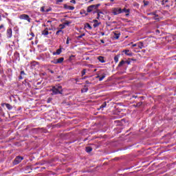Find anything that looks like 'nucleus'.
<instances>
[{
    "instance_id": "obj_58",
    "label": "nucleus",
    "mask_w": 176,
    "mask_h": 176,
    "mask_svg": "<svg viewBox=\"0 0 176 176\" xmlns=\"http://www.w3.org/2000/svg\"><path fill=\"white\" fill-rule=\"evenodd\" d=\"M72 3H76V0H71L70 1Z\"/></svg>"
},
{
    "instance_id": "obj_10",
    "label": "nucleus",
    "mask_w": 176,
    "mask_h": 176,
    "mask_svg": "<svg viewBox=\"0 0 176 176\" xmlns=\"http://www.w3.org/2000/svg\"><path fill=\"white\" fill-rule=\"evenodd\" d=\"M91 6H94L93 7V10H94V14L97 13V10H98V8H100V6H101V4L98 3V4H95V5H91Z\"/></svg>"
},
{
    "instance_id": "obj_34",
    "label": "nucleus",
    "mask_w": 176,
    "mask_h": 176,
    "mask_svg": "<svg viewBox=\"0 0 176 176\" xmlns=\"http://www.w3.org/2000/svg\"><path fill=\"white\" fill-rule=\"evenodd\" d=\"M60 33H62V34H64V32L60 29L59 30H58V31L56 32V35H59Z\"/></svg>"
},
{
    "instance_id": "obj_26",
    "label": "nucleus",
    "mask_w": 176,
    "mask_h": 176,
    "mask_svg": "<svg viewBox=\"0 0 176 176\" xmlns=\"http://www.w3.org/2000/svg\"><path fill=\"white\" fill-rule=\"evenodd\" d=\"M80 14H85V16H87L89 14L87 12H86V10H81L80 12Z\"/></svg>"
},
{
    "instance_id": "obj_4",
    "label": "nucleus",
    "mask_w": 176,
    "mask_h": 176,
    "mask_svg": "<svg viewBox=\"0 0 176 176\" xmlns=\"http://www.w3.org/2000/svg\"><path fill=\"white\" fill-rule=\"evenodd\" d=\"M24 157L21 156H17L16 158L14 160L13 164H19V163H21L22 160H23Z\"/></svg>"
},
{
    "instance_id": "obj_59",
    "label": "nucleus",
    "mask_w": 176,
    "mask_h": 176,
    "mask_svg": "<svg viewBox=\"0 0 176 176\" xmlns=\"http://www.w3.org/2000/svg\"><path fill=\"white\" fill-rule=\"evenodd\" d=\"M124 64H128V65H129V64H130V61H129V60H124Z\"/></svg>"
},
{
    "instance_id": "obj_52",
    "label": "nucleus",
    "mask_w": 176,
    "mask_h": 176,
    "mask_svg": "<svg viewBox=\"0 0 176 176\" xmlns=\"http://www.w3.org/2000/svg\"><path fill=\"white\" fill-rule=\"evenodd\" d=\"M75 9V7L74 6H69V10H74Z\"/></svg>"
},
{
    "instance_id": "obj_47",
    "label": "nucleus",
    "mask_w": 176,
    "mask_h": 176,
    "mask_svg": "<svg viewBox=\"0 0 176 176\" xmlns=\"http://www.w3.org/2000/svg\"><path fill=\"white\" fill-rule=\"evenodd\" d=\"M59 27H61L60 30H63L64 28H65V25L60 24Z\"/></svg>"
},
{
    "instance_id": "obj_11",
    "label": "nucleus",
    "mask_w": 176,
    "mask_h": 176,
    "mask_svg": "<svg viewBox=\"0 0 176 176\" xmlns=\"http://www.w3.org/2000/svg\"><path fill=\"white\" fill-rule=\"evenodd\" d=\"M91 6H94L93 7V10H94V14L97 13V10H98V8H100V6H101V4L98 3V4H95V5H91Z\"/></svg>"
},
{
    "instance_id": "obj_37",
    "label": "nucleus",
    "mask_w": 176,
    "mask_h": 176,
    "mask_svg": "<svg viewBox=\"0 0 176 176\" xmlns=\"http://www.w3.org/2000/svg\"><path fill=\"white\" fill-rule=\"evenodd\" d=\"M74 57H75V55H71L69 57V61H72L74 60Z\"/></svg>"
},
{
    "instance_id": "obj_5",
    "label": "nucleus",
    "mask_w": 176,
    "mask_h": 176,
    "mask_svg": "<svg viewBox=\"0 0 176 176\" xmlns=\"http://www.w3.org/2000/svg\"><path fill=\"white\" fill-rule=\"evenodd\" d=\"M12 58L14 60V63H16V61H20V54L17 52H14Z\"/></svg>"
},
{
    "instance_id": "obj_14",
    "label": "nucleus",
    "mask_w": 176,
    "mask_h": 176,
    "mask_svg": "<svg viewBox=\"0 0 176 176\" xmlns=\"http://www.w3.org/2000/svg\"><path fill=\"white\" fill-rule=\"evenodd\" d=\"M6 36H7L8 38H11L12 37V28H8L7 30Z\"/></svg>"
},
{
    "instance_id": "obj_33",
    "label": "nucleus",
    "mask_w": 176,
    "mask_h": 176,
    "mask_svg": "<svg viewBox=\"0 0 176 176\" xmlns=\"http://www.w3.org/2000/svg\"><path fill=\"white\" fill-rule=\"evenodd\" d=\"M142 105V102H138L135 107H137L138 108H140V107H141Z\"/></svg>"
},
{
    "instance_id": "obj_44",
    "label": "nucleus",
    "mask_w": 176,
    "mask_h": 176,
    "mask_svg": "<svg viewBox=\"0 0 176 176\" xmlns=\"http://www.w3.org/2000/svg\"><path fill=\"white\" fill-rule=\"evenodd\" d=\"M51 63H52L53 64H58L57 59H54V60H52Z\"/></svg>"
},
{
    "instance_id": "obj_3",
    "label": "nucleus",
    "mask_w": 176,
    "mask_h": 176,
    "mask_svg": "<svg viewBox=\"0 0 176 176\" xmlns=\"http://www.w3.org/2000/svg\"><path fill=\"white\" fill-rule=\"evenodd\" d=\"M19 19L21 20H26L27 21H28V23H31V18H30V16H28V14H21L19 16Z\"/></svg>"
},
{
    "instance_id": "obj_40",
    "label": "nucleus",
    "mask_w": 176,
    "mask_h": 176,
    "mask_svg": "<svg viewBox=\"0 0 176 176\" xmlns=\"http://www.w3.org/2000/svg\"><path fill=\"white\" fill-rule=\"evenodd\" d=\"M41 12H43V13H45L46 10H45V6H43L41 8Z\"/></svg>"
},
{
    "instance_id": "obj_31",
    "label": "nucleus",
    "mask_w": 176,
    "mask_h": 176,
    "mask_svg": "<svg viewBox=\"0 0 176 176\" xmlns=\"http://www.w3.org/2000/svg\"><path fill=\"white\" fill-rule=\"evenodd\" d=\"M45 60H50V54H47V53H45Z\"/></svg>"
},
{
    "instance_id": "obj_50",
    "label": "nucleus",
    "mask_w": 176,
    "mask_h": 176,
    "mask_svg": "<svg viewBox=\"0 0 176 176\" xmlns=\"http://www.w3.org/2000/svg\"><path fill=\"white\" fill-rule=\"evenodd\" d=\"M69 41H71V38H69V37H67V41H66L67 45H69Z\"/></svg>"
},
{
    "instance_id": "obj_23",
    "label": "nucleus",
    "mask_w": 176,
    "mask_h": 176,
    "mask_svg": "<svg viewBox=\"0 0 176 176\" xmlns=\"http://www.w3.org/2000/svg\"><path fill=\"white\" fill-rule=\"evenodd\" d=\"M105 76H107V74L105 73H103L99 78V81L101 82L102 80H104L105 78Z\"/></svg>"
},
{
    "instance_id": "obj_46",
    "label": "nucleus",
    "mask_w": 176,
    "mask_h": 176,
    "mask_svg": "<svg viewBox=\"0 0 176 176\" xmlns=\"http://www.w3.org/2000/svg\"><path fill=\"white\" fill-rule=\"evenodd\" d=\"M20 75H21V76H25V72L23 70H22V71H21V72H20Z\"/></svg>"
},
{
    "instance_id": "obj_12",
    "label": "nucleus",
    "mask_w": 176,
    "mask_h": 176,
    "mask_svg": "<svg viewBox=\"0 0 176 176\" xmlns=\"http://www.w3.org/2000/svg\"><path fill=\"white\" fill-rule=\"evenodd\" d=\"M23 86H25V87L27 88H31V83H30V82L27 80H25L23 82Z\"/></svg>"
},
{
    "instance_id": "obj_2",
    "label": "nucleus",
    "mask_w": 176,
    "mask_h": 176,
    "mask_svg": "<svg viewBox=\"0 0 176 176\" xmlns=\"http://www.w3.org/2000/svg\"><path fill=\"white\" fill-rule=\"evenodd\" d=\"M30 134H39V133H42V129L41 128H33L30 130Z\"/></svg>"
},
{
    "instance_id": "obj_20",
    "label": "nucleus",
    "mask_w": 176,
    "mask_h": 176,
    "mask_svg": "<svg viewBox=\"0 0 176 176\" xmlns=\"http://www.w3.org/2000/svg\"><path fill=\"white\" fill-rule=\"evenodd\" d=\"M85 151L87 153H90V152H91V151H93V148L91 146H87L85 148Z\"/></svg>"
},
{
    "instance_id": "obj_9",
    "label": "nucleus",
    "mask_w": 176,
    "mask_h": 176,
    "mask_svg": "<svg viewBox=\"0 0 176 176\" xmlns=\"http://www.w3.org/2000/svg\"><path fill=\"white\" fill-rule=\"evenodd\" d=\"M92 23H94V24L93 25L94 28H97V27H98L101 24V22H98V20L97 19H94L92 21Z\"/></svg>"
},
{
    "instance_id": "obj_7",
    "label": "nucleus",
    "mask_w": 176,
    "mask_h": 176,
    "mask_svg": "<svg viewBox=\"0 0 176 176\" xmlns=\"http://www.w3.org/2000/svg\"><path fill=\"white\" fill-rule=\"evenodd\" d=\"M1 107H6L8 111H12V109H13V106L9 103H1Z\"/></svg>"
},
{
    "instance_id": "obj_17",
    "label": "nucleus",
    "mask_w": 176,
    "mask_h": 176,
    "mask_svg": "<svg viewBox=\"0 0 176 176\" xmlns=\"http://www.w3.org/2000/svg\"><path fill=\"white\" fill-rule=\"evenodd\" d=\"M42 35H44L46 36V35H49V29L46 28L43 32H42Z\"/></svg>"
},
{
    "instance_id": "obj_57",
    "label": "nucleus",
    "mask_w": 176,
    "mask_h": 176,
    "mask_svg": "<svg viewBox=\"0 0 176 176\" xmlns=\"http://www.w3.org/2000/svg\"><path fill=\"white\" fill-rule=\"evenodd\" d=\"M48 71H49V72H50V74H54V71H53L50 69H49Z\"/></svg>"
},
{
    "instance_id": "obj_38",
    "label": "nucleus",
    "mask_w": 176,
    "mask_h": 176,
    "mask_svg": "<svg viewBox=\"0 0 176 176\" xmlns=\"http://www.w3.org/2000/svg\"><path fill=\"white\" fill-rule=\"evenodd\" d=\"M144 6H148L149 5V1H144Z\"/></svg>"
},
{
    "instance_id": "obj_49",
    "label": "nucleus",
    "mask_w": 176,
    "mask_h": 176,
    "mask_svg": "<svg viewBox=\"0 0 176 176\" xmlns=\"http://www.w3.org/2000/svg\"><path fill=\"white\" fill-rule=\"evenodd\" d=\"M52 100H53V98H49L47 99V104L52 102Z\"/></svg>"
},
{
    "instance_id": "obj_30",
    "label": "nucleus",
    "mask_w": 176,
    "mask_h": 176,
    "mask_svg": "<svg viewBox=\"0 0 176 176\" xmlns=\"http://www.w3.org/2000/svg\"><path fill=\"white\" fill-rule=\"evenodd\" d=\"M120 37V33H115L114 34V38L116 39H119Z\"/></svg>"
},
{
    "instance_id": "obj_19",
    "label": "nucleus",
    "mask_w": 176,
    "mask_h": 176,
    "mask_svg": "<svg viewBox=\"0 0 176 176\" xmlns=\"http://www.w3.org/2000/svg\"><path fill=\"white\" fill-rule=\"evenodd\" d=\"M105 58L104 56H98V60L100 61V63H105Z\"/></svg>"
},
{
    "instance_id": "obj_21",
    "label": "nucleus",
    "mask_w": 176,
    "mask_h": 176,
    "mask_svg": "<svg viewBox=\"0 0 176 176\" xmlns=\"http://www.w3.org/2000/svg\"><path fill=\"white\" fill-rule=\"evenodd\" d=\"M85 28H88V30H93V28L91 25H90V23H87L85 25Z\"/></svg>"
},
{
    "instance_id": "obj_18",
    "label": "nucleus",
    "mask_w": 176,
    "mask_h": 176,
    "mask_svg": "<svg viewBox=\"0 0 176 176\" xmlns=\"http://www.w3.org/2000/svg\"><path fill=\"white\" fill-rule=\"evenodd\" d=\"M61 52H62V50L61 48H59L56 50V52H53V55L54 56H56V55H59V54H61Z\"/></svg>"
},
{
    "instance_id": "obj_35",
    "label": "nucleus",
    "mask_w": 176,
    "mask_h": 176,
    "mask_svg": "<svg viewBox=\"0 0 176 176\" xmlns=\"http://www.w3.org/2000/svg\"><path fill=\"white\" fill-rule=\"evenodd\" d=\"M168 2V0H162L161 1V5L164 6V4L167 3Z\"/></svg>"
},
{
    "instance_id": "obj_43",
    "label": "nucleus",
    "mask_w": 176,
    "mask_h": 176,
    "mask_svg": "<svg viewBox=\"0 0 176 176\" xmlns=\"http://www.w3.org/2000/svg\"><path fill=\"white\" fill-rule=\"evenodd\" d=\"M49 12H52V8L45 9V13H49Z\"/></svg>"
},
{
    "instance_id": "obj_22",
    "label": "nucleus",
    "mask_w": 176,
    "mask_h": 176,
    "mask_svg": "<svg viewBox=\"0 0 176 176\" xmlns=\"http://www.w3.org/2000/svg\"><path fill=\"white\" fill-rule=\"evenodd\" d=\"M121 12H122V13H130V10L129 9L123 8V9H121Z\"/></svg>"
},
{
    "instance_id": "obj_28",
    "label": "nucleus",
    "mask_w": 176,
    "mask_h": 176,
    "mask_svg": "<svg viewBox=\"0 0 176 176\" xmlns=\"http://www.w3.org/2000/svg\"><path fill=\"white\" fill-rule=\"evenodd\" d=\"M120 57V56L119 55H116L114 56V61L115 63H118L119 62V58Z\"/></svg>"
},
{
    "instance_id": "obj_36",
    "label": "nucleus",
    "mask_w": 176,
    "mask_h": 176,
    "mask_svg": "<svg viewBox=\"0 0 176 176\" xmlns=\"http://www.w3.org/2000/svg\"><path fill=\"white\" fill-rule=\"evenodd\" d=\"M85 75H86V69H84L81 72V76H85Z\"/></svg>"
},
{
    "instance_id": "obj_41",
    "label": "nucleus",
    "mask_w": 176,
    "mask_h": 176,
    "mask_svg": "<svg viewBox=\"0 0 176 176\" xmlns=\"http://www.w3.org/2000/svg\"><path fill=\"white\" fill-rule=\"evenodd\" d=\"M63 7H64V9H67V10H69V6L67 4H64Z\"/></svg>"
},
{
    "instance_id": "obj_6",
    "label": "nucleus",
    "mask_w": 176,
    "mask_h": 176,
    "mask_svg": "<svg viewBox=\"0 0 176 176\" xmlns=\"http://www.w3.org/2000/svg\"><path fill=\"white\" fill-rule=\"evenodd\" d=\"M113 14L114 16L122 14V8H116L113 10Z\"/></svg>"
},
{
    "instance_id": "obj_54",
    "label": "nucleus",
    "mask_w": 176,
    "mask_h": 176,
    "mask_svg": "<svg viewBox=\"0 0 176 176\" xmlns=\"http://www.w3.org/2000/svg\"><path fill=\"white\" fill-rule=\"evenodd\" d=\"M64 24L65 25H69V24H71V22L66 21V22Z\"/></svg>"
},
{
    "instance_id": "obj_13",
    "label": "nucleus",
    "mask_w": 176,
    "mask_h": 176,
    "mask_svg": "<svg viewBox=\"0 0 176 176\" xmlns=\"http://www.w3.org/2000/svg\"><path fill=\"white\" fill-rule=\"evenodd\" d=\"M123 53H124L126 56H129V57H132L133 56V52H130L129 50H124Z\"/></svg>"
},
{
    "instance_id": "obj_62",
    "label": "nucleus",
    "mask_w": 176,
    "mask_h": 176,
    "mask_svg": "<svg viewBox=\"0 0 176 176\" xmlns=\"http://www.w3.org/2000/svg\"><path fill=\"white\" fill-rule=\"evenodd\" d=\"M135 46H138V44H133V45H132V47H135Z\"/></svg>"
},
{
    "instance_id": "obj_16",
    "label": "nucleus",
    "mask_w": 176,
    "mask_h": 176,
    "mask_svg": "<svg viewBox=\"0 0 176 176\" xmlns=\"http://www.w3.org/2000/svg\"><path fill=\"white\" fill-rule=\"evenodd\" d=\"M89 91V87H87V85H84V88L81 89V93H87Z\"/></svg>"
},
{
    "instance_id": "obj_1",
    "label": "nucleus",
    "mask_w": 176,
    "mask_h": 176,
    "mask_svg": "<svg viewBox=\"0 0 176 176\" xmlns=\"http://www.w3.org/2000/svg\"><path fill=\"white\" fill-rule=\"evenodd\" d=\"M50 91H52V96H57V94H63V87L61 85L53 86Z\"/></svg>"
},
{
    "instance_id": "obj_29",
    "label": "nucleus",
    "mask_w": 176,
    "mask_h": 176,
    "mask_svg": "<svg viewBox=\"0 0 176 176\" xmlns=\"http://www.w3.org/2000/svg\"><path fill=\"white\" fill-rule=\"evenodd\" d=\"M57 61H58V64H61L63 61H64V58L63 57L59 58L58 59H57Z\"/></svg>"
},
{
    "instance_id": "obj_45",
    "label": "nucleus",
    "mask_w": 176,
    "mask_h": 176,
    "mask_svg": "<svg viewBox=\"0 0 176 176\" xmlns=\"http://www.w3.org/2000/svg\"><path fill=\"white\" fill-rule=\"evenodd\" d=\"M85 35H86L85 33L82 34L81 35L78 36V39H80V38H83V36H85Z\"/></svg>"
},
{
    "instance_id": "obj_51",
    "label": "nucleus",
    "mask_w": 176,
    "mask_h": 176,
    "mask_svg": "<svg viewBox=\"0 0 176 176\" xmlns=\"http://www.w3.org/2000/svg\"><path fill=\"white\" fill-rule=\"evenodd\" d=\"M155 16L153 17L154 20H158L159 19H157V17H159V15L155 14V15H154Z\"/></svg>"
},
{
    "instance_id": "obj_64",
    "label": "nucleus",
    "mask_w": 176,
    "mask_h": 176,
    "mask_svg": "<svg viewBox=\"0 0 176 176\" xmlns=\"http://www.w3.org/2000/svg\"><path fill=\"white\" fill-rule=\"evenodd\" d=\"M63 0H57L56 2H57V3H58V2H63Z\"/></svg>"
},
{
    "instance_id": "obj_42",
    "label": "nucleus",
    "mask_w": 176,
    "mask_h": 176,
    "mask_svg": "<svg viewBox=\"0 0 176 176\" xmlns=\"http://www.w3.org/2000/svg\"><path fill=\"white\" fill-rule=\"evenodd\" d=\"M148 16H155L156 15V12H150L148 14Z\"/></svg>"
},
{
    "instance_id": "obj_60",
    "label": "nucleus",
    "mask_w": 176,
    "mask_h": 176,
    "mask_svg": "<svg viewBox=\"0 0 176 176\" xmlns=\"http://www.w3.org/2000/svg\"><path fill=\"white\" fill-rule=\"evenodd\" d=\"M100 17V13H98V16L96 17V19L98 20Z\"/></svg>"
},
{
    "instance_id": "obj_15",
    "label": "nucleus",
    "mask_w": 176,
    "mask_h": 176,
    "mask_svg": "<svg viewBox=\"0 0 176 176\" xmlns=\"http://www.w3.org/2000/svg\"><path fill=\"white\" fill-rule=\"evenodd\" d=\"M93 8H94V6H88L87 8V13H91V12H94V10H93Z\"/></svg>"
},
{
    "instance_id": "obj_55",
    "label": "nucleus",
    "mask_w": 176,
    "mask_h": 176,
    "mask_svg": "<svg viewBox=\"0 0 176 176\" xmlns=\"http://www.w3.org/2000/svg\"><path fill=\"white\" fill-rule=\"evenodd\" d=\"M96 13H99V14H102V12L100 11V10H97Z\"/></svg>"
},
{
    "instance_id": "obj_8",
    "label": "nucleus",
    "mask_w": 176,
    "mask_h": 176,
    "mask_svg": "<svg viewBox=\"0 0 176 176\" xmlns=\"http://www.w3.org/2000/svg\"><path fill=\"white\" fill-rule=\"evenodd\" d=\"M6 74L9 79H12V78L13 77V70L12 69H8Z\"/></svg>"
},
{
    "instance_id": "obj_61",
    "label": "nucleus",
    "mask_w": 176,
    "mask_h": 176,
    "mask_svg": "<svg viewBox=\"0 0 176 176\" xmlns=\"http://www.w3.org/2000/svg\"><path fill=\"white\" fill-rule=\"evenodd\" d=\"M155 32H156V34H160V30H155Z\"/></svg>"
},
{
    "instance_id": "obj_24",
    "label": "nucleus",
    "mask_w": 176,
    "mask_h": 176,
    "mask_svg": "<svg viewBox=\"0 0 176 176\" xmlns=\"http://www.w3.org/2000/svg\"><path fill=\"white\" fill-rule=\"evenodd\" d=\"M138 47L140 48V49H142L144 47V43L142 42H139L138 43Z\"/></svg>"
},
{
    "instance_id": "obj_53",
    "label": "nucleus",
    "mask_w": 176,
    "mask_h": 176,
    "mask_svg": "<svg viewBox=\"0 0 176 176\" xmlns=\"http://www.w3.org/2000/svg\"><path fill=\"white\" fill-rule=\"evenodd\" d=\"M18 78L19 79V80H21V79H24V76H21V74H20V76L18 77Z\"/></svg>"
},
{
    "instance_id": "obj_32",
    "label": "nucleus",
    "mask_w": 176,
    "mask_h": 176,
    "mask_svg": "<svg viewBox=\"0 0 176 176\" xmlns=\"http://www.w3.org/2000/svg\"><path fill=\"white\" fill-rule=\"evenodd\" d=\"M0 115L1 116H5V112H3V109L0 108Z\"/></svg>"
},
{
    "instance_id": "obj_63",
    "label": "nucleus",
    "mask_w": 176,
    "mask_h": 176,
    "mask_svg": "<svg viewBox=\"0 0 176 176\" xmlns=\"http://www.w3.org/2000/svg\"><path fill=\"white\" fill-rule=\"evenodd\" d=\"M30 35H31L32 36H33V37L35 36V34H34V33H32V32L30 34Z\"/></svg>"
},
{
    "instance_id": "obj_39",
    "label": "nucleus",
    "mask_w": 176,
    "mask_h": 176,
    "mask_svg": "<svg viewBox=\"0 0 176 176\" xmlns=\"http://www.w3.org/2000/svg\"><path fill=\"white\" fill-rule=\"evenodd\" d=\"M107 107V102H103V104H101L100 109L101 108H105Z\"/></svg>"
},
{
    "instance_id": "obj_25",
    "label": "nucleus",
    "mask_w": 176,
    "mask_h": 176,
    "mask_svg": "<svg viewBox=\"0 0 176 176\" xmlns=\"http://www.w3.org/2000/svg\"><path fill=\"white\" fill-rule=\"evenodd\" d=\"M125 62H124V60H121L120 62V63L118 64V68H120V67H123L124 65V63Z\"/></svg>"
},
{
    "instance_id": "obj_48",
    "label": "nucleus",
    "mask_w": 176,
    "mask_h": 176,
    "mask_svg": "<svg viewBox=\"0 0 176 176\" xmlns=\"http://www.w3.org/2000/svg\"><path fill=\"white\" fill-rule=\"evenodd\" d=\"M0 30H3V31H5V26L3 25H1Z\"/></svg>"
},
{
    "instance_id": "obj_27",
    "label": "nucleus",
    "mask_w": 176,
    "mask_h": 176,
    "mask_svg": "<svg viewBox=\"0 0 176 176\" xmlns=\"http://www.w3.org/2000/svg\"><path fill=\"white\" fill-rule=\"evenodd\" d=\"M39 64V63L36 62V61H32L31 63V67H36V65H38Z\"/></svg>"
},
{
    "instance_id": "obj_56",
    "label": "nucleus",
    "mask_w": 176,
    "mask_h": 176,
    "mask_svg": "<svg viewBox=\"0 0 176 176\" xmlns=\"http://www.w3.org/2000/svg\"><path fill=\"white\" fill-rule=\"evenodd\" d=\"M85 83H86V85H91V82H90V81H89V80H86Z\"/></svg>"
}]
</instances>
